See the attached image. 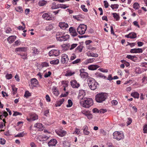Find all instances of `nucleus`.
Returning a JSON list of instances; mask_svg holds the SVG:
<instances>
[{"label":"nucleus","instance_id":"nucleus-1","mask_svg":"<svg viewBox=\"0 0 147 147\" xmlns=\"http://www.w3.org/2000/svg\"><path fill=\"white\" fill-rule=\"evenodd\" d=\"M82 96V100L80 102V103L82 104V107L86 108H89L93 105V102L92 99L90 98H83V94Z\"/></svg>","mask_w":147,"mask_h":147},{"label":"nucleus","instance_id":"nucleus-2","mask_svg":"<svg viewBox=\"0 0 147 147\" xmlns=\"http://www.w3.org/2000/svg\"><path fill=\"white\" fill-rule=\"evenodd\" d=\"M107 96L106 93H100L97 94L95 97V100L98 102H102L105 100Z\"/></svg>","mask_w":147,"mask_h":147},{"label":"nucleus","instance_id":"nucleus-3","mask_svg":"<svg viewBox=\"0 0 147 147\" xmlns=\"http://www.w3.org/2000/svg\"><path fill=\"white\" fill-rule=\"evenodd\" d=\"M88 82L89 87L91 90H94L96 88L98 83L94 79L91 78H89Z\"/></svg>","mask_w":147,"mask_h":147},{"label":"nucleus","instance_id":"nucleus-4","mask_svg":"<svg viewBox=\"0 0 147 147\" xmlns=\"http://www.w3.org/2000/svg\"><path fill=\"white\" fill-rule=\"evenodd\" d=\"M87 29V26L84 24H80L77 28L78 32L80 34H84Z\"/></svg>","mask_w":147,"mask_h":147},{"label":"nucleus","instance_id":"nucleus-5","mask_svg":"<svg viewBox=\"0 0 147 147\" xmlns=\"http://www.w3.org/2000/svg\"><path fill=\"white\" fill-rule=\"evenodd\" d=\"M113 138L116 139L117 140H119L123 138L124 136L123 134L117 131L114 132L113 134Z\"/></svg>","mask_w":147,"mask_h":147},{"label":"nucleus","instance_id":"nucleus-6","mask_svg":"<svg viewBox=\"0 0 147 147\" xmlns=\"http://www.w3.org/2000/svg\"><path fill=\"white\" fill-rule=\"evenodd\" d=\"M62 55L61 59V63L63 64L67 63L69 60L67 55L64 54Z\"/></svg>","mask_w":147,"mask_h":147},{"label":"nucleus","instance_id":"nucleus-7","mask_svg":"<svg viewBox=\"0 0 147 147\" xmlns=\"http://www.w3.org/2000/svg\"><path fill=\"white\" fill-rule=\"evenodd\" d=\"M69 32L71 35L73 36H75L78 35L76 29L73 27H70L69 29Z\"/></svg>","mask_w":147,"mask_h":147},{"label":"nucleus","instance_id":"nucleus-8","mask_svg":"<svg viewBox=\"0 0 147 147\" xmlns=\"http://www.w3.org/2000/svg\"><path fill=\"white\" fill-rule=\"evenodd\" d=\"M57 141L56 139H52L48 142V144L49 146H55L57 143Z\"/></svg>","mask_w":147,"mask_h":147},{"label":"nucleus","instance_id":"nucleus-9","mask_svg":"<svg viewBox=\"0 0 147 147\" xmlns=\"http://www.w3.org/2000/svg\"><path fill=\"white\" fill-rule=\"evenodd\" d=\"M142 50L141 48H137L132 49L130 51V52L131 53H140L142 52Z\"/></svg>","mask_w":147,"mask_h":147},{"label":"nucleus","instance_id":"nucleus-10","mask_svg":"<svg viewBox=\"0 0 147 147\" xmlns=\"http://www.w3.org/2000/svg\"><path fill=\"white\" fill-rule=\"evenodd\" d=\"M71 86L74 88H78L80 86L79 84L77 83L76 80H73L71 82Z\"/></svg>","mask_w":147,"mask_h":147},{"label":"nucleus","instance_id":"nucleus-11","mask_svg":"<svg viewBox=\"0 0 147 147\" xmlns=\"http://www.w3.org/2000/svg\"><path fill=\"white\" fill-rule=\"evenodd\" d=\"M59 26L63 29H65L68 27V25L67 23L65 22H60L59 24Z\"/></svg>","mask_w":147,"mask_h":147},{"label":"nucleus","instance_id":"nucleus-12","mask_svg":"<svg viewBox=\"0 0 147 147\" xmlns=\"http://www.w3.org/2000/svg\"><path fill=\"white\" fill-rule=\"evenodd\" d=\"M99 67V66L97 65H92L89 66L88 68L89 70H94L96 69Z\"/></svg>","mask_w":147,"mask_h":147},{"label":"nucleus","instance_id":"nucleus-13","mask_svg":"<svg viewBox=\"0 0 147 147\" xmlns=\"http://www.w3.org/2000/svg\"><path fill=\"white\" fill-rule=\"evenodd\" d=\"M42 17L47 20H52L53 18L47 13H44L42 15Z\"/></svg>","mask_w":147,"mask_h":147},{"label":"nucleus","instance_id":"nucleus-14","mask_svg":"<svg viewBox=\"0 0 147 147\" xmlns=\"http://www.w3.org/2000/svg\"><path fill=\"white\" fill-rule=\"evenodd\" d=\"M50 135H42L40 136V141L41 142L46 141L50 137Z\"/></svg>","mask_w":147,"mask_h":147},{"label":"nucleus","instance_id":"nucleus-15","mask_svg":"<svg viewBox=\"0 0 147 147\" xmlns=\"http://www.w3.org/2000/svg\"><path fill=\"white\" fill-rule=\"evenodd\" d=\"M16 38V36H11L7 38L8 42L10 44L12 43Z\"/></svg>","mask_w":147,"mask_h":147},{"label":"nucleus","instance_id":"nucleus-16","mask_svg":"<svg viewBox=\"0 0 147 147\" xmlns=\"http://www.w3.org/2000/svg\"><path fill=\"white\" fill-rule=\"evenodd\" d=\"M95 75L97 78H100L104 79L106 78V76L102 74L99 72L96 73L95 74Z\"/></svg>","mask_w":147,"mask_h":147},{"label":"nucleus","instance_id":"nucleus-17","mask_svg":"<svg viewBox=\"0 0 147 147\" xmlns=\"http://www.w3.org/2000/svg\"><path fill=\"white\" fill-rule=\"evenodd\" d=\"M56 133L59 136L63 137L65 135L66 131L64 130H60L59 131H56Z\"/></svg>","mask_w":147,"mask_h":147},{"label":"nucleus","instance_id":"nucleus-18","mask_svg":"<svg viewBox=\"0 0 147 147\" xmlns=\"http://www.w3.org/2000/svg\"><path fill=\"white\" fill-rule=\"evenodd\" d=\"M31 84L33 85V86H35L38 84V82L36 79L34 78H32L30 80Z\"/></svg>","mask_w":147,"mask_h":147},{"label":"nucleus","instance_id":"nucleus-19","mask_svg":"<svg viewBox=\"0 0 147 147\" xmlns=\"http://www.w3.org/2000/svg\"><path fill=\"white\" fill-rule=\"evenodd\" d=\"M62 36L61 39L59 40V41L60 42L66 40L69 38V36L68 34L64 36L63 34Z\"/></svg>","mask_w":147,"mask_h":147},{"label":"nucleus","instance_id":"nucleus-20","mask_svg":"<svg viewBox=\"0 0 147 147\" xmlns=\"http://www.w3.org/2000/svg\"><path fill=\"white\" fill-rule=\"evenodd\" d=\"M32 54L34 56L38 55L39 53V51H38V49L35 47L32 48Z\"/></svg>","mask_w":147,"mask_h":147},{"label":"nucleus","instance_id":"nucleus-21","mask_svg":"<svg viewBox=\"0 0 147 147\" xmlns=\"http://www.w3.org/2000/svg\"><path fill=\"white\" fill-rule=\"evenodd\" d=\"M87 55L88 56H91L95 57H97L98 56L97 53H91L90 51L87 52Z\"/></svg>","mask_w":147,"mask_h":147},{"label":"nucleus","instance_id":"nucleus-22","mask_svg":"<svg viewBox=\"0 0 147 147\" xmlns=\"http://www.w3.org/2000/svg\"><path fill=\"white\" fill-rule=\"evenodd\" d=\"M63 34L61 32H58L57 33L56 35V37L57 40L59 41V40L60 39L62 36Z\"/></svg>","mask_w":147,"mask_h":147},{"label":"nucleus","instance_id":"nucleus-23","mask_svg":"<svg viewBox=\"0 0 147 147\" xmlns=\"http://www.w3.org/2000/svg\"><path fill=\"white\" fill-rule=\"evenodd\" d=\"M126 57L127 58L130 59L134 61L137 60V58L135 56H132L130 55H127Z\"/></svg>","mask_w":147,"mask_h":147},{"label":"nucleus","instance_id":"nucleus-24","mask_svg":"<svg viewBox=\"0 0 147 147\" xmlns=\"http://www.w3.org/2000/svg\"><path fill=\"white\" fill-rule=\"evenodd\" d=\"M95 60V59L94 58L88 59L84 62V64L86 65L89 63L93 62Z\"/></svg>","mask_w":147,"mask_h":147},{"label":"nucleus","instance_id":"nucleus-25","mask_svg":"<svg viewBox=\"0 0 147 147\" xmlns=\"http://www.w3.org/2000/svg\"><path fill=\"white\" fill-rule=\"evenodd\" d=\"M88 74L86 72H84L80 73V76L82 78H86L88 77Z\"/></svg>","mask_w":147,"mask_h":147},{"label":"nucleus","instance_id":"nucleus-26","mask_svg":"<svg viewBox=\"0 0 147 147\" xmlns=\"http://www.w3.org/2000/svg\"><path fill=\"white\" fill-rule=\"evenodd\" d=\"M53 56H57L60 54L59 50H52Z\"/></svg>","mask_w":147,"mask_h":147},{"label":"nucleus","instance_id":"nucleus-27","mask_svg":"<svg viewBox=\"0 0 147 147\" xmlns=\"http://www.w3.org/2000/svg\"><path fill=\"white\" fill-rule=\"evenodd\" d=\"M133 6V8L136 10L138 9L140 7L139 4L137 2L134 3Z\"/></svg>","mask_w":147,"mask_h":147},{"label":"nucleus","instance_id":"nucleus-28","mask_svg":"<svg viewBox=\"0 0 147 147\" xmlns=\"http://www.w3.org/2000/svg\"><path fill=\"white\" fill-rule=\"evenodd\" d=\"M131 95L135 98H138L139 94L137 92H134L131 93Z\"/></svg>","mask_w":147,"mask_h":147},{"label":"nucleus","instance_id":"nucleus-29","mask_svg":"<svg viewBox=\"0 0 147 147\" xmlns=\"http://www.w3.org/2000/svg\"><path fill=\"white\" fill-rule=\"evenodd\" d=\"M59 4L57 5L55 2L53 3L51 7V9H53L59 8Z\"/></svg>","mask_w":147,"mask_h":147},{"label":"nucleus","instance_id":"nucleus-30","mask_svg":"<svg viewBox=\"0 0 147 147\" xmlns=\"http://www.w3.org/2000/svg\"><path fill=\"white\" fill-rule=\"evenodd\" d=\"M59 61L58 59L53 60L50 61V63L51 64L57 65L59 63Z\"/></svg>","mask_w":147,"mask_h":147},{"label":"nucleus","instance_id":"nucleus-31","mask_svg":"<svg viewBox=\"0 0 147 147\" xmlns=\"http://www.w3.org/2000/svg\"><path fill=\"white\" fill-rule=\"evenodd\" d=\"M26 48L25 47H19L16 48L15 49L16 51H25L26 50Z\"/></svg>","mask_w":147,"mask_h":147},{"label":"nucleus","instance_id":"nucleus-32","mask_svg":"<svg viewBox=\"0 0 147 147\" xmlns=\"http://www.w3.org/2000/svg\"><path fill=\"white\" fill-rule=\"evenodd\" d=\"M130 36L129 38H135L136 37V34L134 32H131L129 33Z\"/></svg>","mask_w":147,"mask_h":147},{"label":"nucleus","instance_id":"nucleus-33","mask_svg":"<svg viewBox=\"0 0 147 147\" xmlns=\"http://www.w3.org/2000/svg\"><path fill=\"white\" fill-rule=\"evenodd\" d=\"M31 117L32 121H34L38 119V116L35 114H34L31 115Z\"/></svg>","mask_w":147,"mask_h":147},{"label":"nucleus","instance_id":"nucleus-34","mask_svg":"<svg viewBox=\"0 0 147 147\" xmlns=\"http://www.w3.org/2000/svg\"><path fill=\"white\" fill-rule=\"evenodd\" d=\"M42 125L41 123H37L34 124V127L38 128H41L42 127Z\"/></svg>","mask_w":147,"mask_h":147},{"label":"nucleus","instance_id":"nucleus-35","mask_svg":"<svg viewBox=\"0 0 147 147\" xmlns=\"http://www.w3.org/2000/svg\"><path fill=\"white\" fill-rule=\"evenodd\" d=\"M64 101V98H62L61 99H60L59 100V102H58L57 105L56 106V107L60 106L63 103Z\"/></svg>","mask_w":147,"mask_h":147},{"label":"nucleus","instance_id":"nucleus-36","mask_svg":"<svg viewBox=\"0 0 147 147\" xmlns=\"http://www.w3.org/2000/svg\"><path fill=\"white\" fill-rule=\"evenodd\" d=\"M47 2L44 0L40 1L39 2V5L40 6H43L46 4Z\"/></svg>","mask_w":147,"mask_h":147},{"label":"nucleus","instance_id":"nucleus-37","mask_svg":"<svg viewBox=\"0 0 147 147\" xmlns=\"http://www.w3.org/2000/svg\"><path fill=\"white\" fill-rule=\"evenodd\" d=\"M59 8H61L65 9L69 7L68 6H67L66 5L63 4H59Z\"/></svg>","mask_w":147,"mask_h":147},{"label":"nucleus","instance_id":"nucleus-38","mask_svg":"<svg viewBox=\"0 0 147 147\" xmlns=\"http://www.w3.org/2000/svg\"><path fill=\"white\" fill-rule=\"evenodd\" d=\"M31 96V93H30L28 91H26L24 95V96L25 97H26V98H28Z\"/></svg>","mask_w":147,"mask_h":147},{"label":"nucleus","instance_id":"nucleus-39","mask_svg":"<svg viewBox=\"0 0 147 147\" xmlns=\"http://www.w3.org/2000/svg\"><path fill=\"white\" fill-rule=\"evenodd\" d=\"M68 104H67L66 106L67 107H71L73 105V102L70 99H69L68 100Z\"/></svg>","mask_w":147,"mask_h":147},{"label":"nucleus","instance_id":"nucleus-40","mask_svg":"<svg viewBox=\"0 0 147 147\" xmlns=\"http://www.w3.org/2000/svg\"><path fill=\"white\" fill-rule=\"evenodd\" d=\"M83 48V47L82 46V45H80L76 48V51H78L79 52H80L82 51Z\"/></svg>","mask_w":147,"mask_h":147},{"label":"nucleus","instance_id":"nucleus-41","mask_svg":"<svg viewBox=\"0 0 147 147\" xmlns=\"http://www.w3.org/2000/svg\"><path fill=\"white\" fill-rule=\"evenodd\" d=\"M63 144L64 147H72V146H70L69 143L68 142H63Z\"/></svg>","mask_w":147,"mask_h":147},{"label":"nucleus","instance_id":"nucleus-42","mask_svg":"<svg viewBox=\"0 0 147 147\" xmlns=\"http://www.w3.org/2000/svg\"><path fill=\"white\" fill-rule=\"evenodd\" d=\"M113 16L115 19H116L117 20H119V15L116 13H113Z\"/></svg>","mask_w":147,"mask_h":147},{"label":"nucleus","instance_id":"nucleus-43","mask_svg":"<svg viewBox=\"0 0 147 147\" xmlns=\"http://www.w3.org/2000/svg\"><path fill=\"white\" fill-rule=\"evenodd\" d=\"M16 11L20 13H22L23 12V10L22 7H18L15 8Z\"/></svg>","mask_w":147,"mask_h":147},{"label":"nucleus","instance_id":"nucleus-44","mask_svg":"<svg viewBox=\"0 0 147 147\" xmlns=\"http://www.w3.org/2000/svg\"><path fill=\"white\" fill-rule=\"evenodd\" d=\"M24 134H25L24 132H22L19 133L16 136L17 137H22L24 136Z\"/></svg>","mask_w":147,"mask_h":147},{"label":"nucleus","instance_id":"nucleus-45","mask_svg":"<svg viewBox=\"0 0 147 147\" xmlns=\"http://www.w3.org/2000/svg\"><path fill=\"white\" fill-rule=\"evenodd\" d=\"M111 7L113 9H117L119 7V5L117 4L111 5Z\"/></svg>","mask_w":147,"mask_h":147},{"label":"nucleus","instance_id":"nucleus-46","mask_svg":"<svg viewBox=\"0 0 147 147\" xmlns=\"http://www.w3.org/2000/svg\"><path fill=\"white\" fill-rule=\"evenodd\" d=\"M143 132L144 133H147V124H146L143 126Z\"/></svg>","mask_w":147,"mask_h":147},{"label":"nucleus","instance_id":"nucleus-47","mask_svg":"<svg viewBox=\"0 0 147 147\" xmlns=\"http://www.w3.org/2000/svg\"><path fill=\"white\" fill-rule=\"evenodd\" d=\"M12 89L13 91V94H15L16 93V91L17 90V88H16L15 86H12Z\"/></svg>","mask_w":147,"mask_h":147},{"label":"nucleus","instance_id":"nucleus-48","mask_svg":"<svg viewBox=\"0 0 147 147\" xmlns=\"http://www.w3.org/2000/svg\"><path fill=\"white\" fill-rule=\"evenodd\" d=\"M81 61V59H77L76 60L73 61L72 63L73 64H77L78 63H80Z\"/></svg>","mask_w":147,"mask_h":147},{"label":"nucleus","instance_id":"nucleus-49","mask_svg":"<svg viewBox=\"0 0 147 147\" xmlns=\"http://www.w3.org/2000/svg\"><path fill=\"white\" fill-rule=\"evenodd\" d=\"M85 6L84 5H81V8L82 9V10L85 12H87L88 10L87 9L85 8Z\"/></svg>","mask_w":147,"mask_h":147},{"label":"nucleus","instance_id":"nucleus-50","mask_svg":"<svg viewBox=\"0 0 147 147\" xmlns=\"http://www.w3.org/2000/svg\"><path fill=\"white\" fill-rule=\"evenodd\" d=\"M75 73L74 72H72L71 71H67V73L65 75L66 76H71L72 75L74 74Z\"/></svg>","mask_w":147,"mask_h":147},{"label":"nucleus","instance_id":"nucleus-51","mask_svg":"<svg viewBox=\"0 0 147 147\" xmlns=\"http://www.w3.org/2000/svg\"><path fill=\"white\" fill-rule=\"evenodd\" d=\"M5 77L7 79H10L12 78V76L11 74H7Z\"/></svg>","mask_w":147,"mask_h":147},{"label":"nucleus","instance_id":"nucleus-52","mask_svg":"<svg viewBox=\"0 0 147 147\" xmlns=\"http://www.w3.org/2000/svg\"><path fill=\"white\" fill-rule=\"evenodd\" d=\"M6 141L3 138L0 139V144L4 145L5 144Z\"/></svg>","mask_w":147,"mask_h":147},{"label":"nucleus","instance_id":"nucleus-53","mask_svg":"<svg viewBox=\"0 0 147 147\" xmlns=\"http://www.w3.org/2000/svg\"><path fill=\"white\" fill-rule=\"evenodd\" d=\"M78 45L77 44H73L71 45V47L70 48V50H71L75 48Z\"/></svg>","mask_w":147,"mask_h":147},{"label":"nucleus","instance_id":"nucleus-54","mask_svg":"<svg viewBox=\"0 0 147 147\" xmlns=\"http://www.w3.org/2000/svg\"><path fill=\"white\" fill-rule=\"evenodd\" d=\"M51 74V73L50 71H49L48 73H46L44 75V77L45 78H47L50 76Z\"/></svg>","mask_w":147,"mask_h":147},{"label":"nucleus","instance_id":"nucleus-55","mask_svg":"<svg viewBox=\"0 0 147 147\" xmlns=\"http://www.w3.org/2000/svg\"><path fill=\"white\" fill-rule=\"evenodd\" d=\"M41 66L42 67H46L49 66V64L47 62H44L41 64Z\"/></svg>","mask_w":147,"mask_h":147},{"label":"nucleus","instance_id":"nucleus-56","mask_svg":"<svg viewBox=\"0 0 147 147\" xmlns=\"http://www.w3.org/2000/svg\"><path fill=\"white\" fill-rule=\"evenodd\" d=\"M22 115V114L21 113H20L17 111H15L14 112V113L13 114V116H16L18 115Z\"/></svg>","mask_w":147,"mask_h":147},{"label":"nucleus","instance_id":"nucleus-57","mask_svg":"<svg viewBox=\"0 0 147 147\" xmlns=\"http://www.w3.org/2000/svg\"><path fill=\"white\" fill-rule=\"evenodd\" d=\"M104 6L106 8H107L108 7L109 4L108 2L106 1H104Z\"/></svg>","mask_w":147,"mask_h":147},{"label":"nucleus","instance_id":"nucleus-58","mask_svg":"<svg viewBox=\"0 0 147 147\" xmlns=\"http://www.w3.org/2000/svg\"><path fill=\"white\" fill-rule=\"evenodd\" d=\"M107 111V110L106 109H101L99 111L100 113H103Z\"/></svg>","mask_w":147,"mask_h":147},{"label":"nucleus","instance_id":"nucleus-59","mask_svg":"<svg viewBox=\"0 0 147 147\" xmlns=\"http://www.w3.org/2000/svg\"><path fill=\"white\" fill-rule=\"evenodd\" d=\"M132 121V119L131 118H129L127 122V126L129 125Z\"/></svg>","mask_w":147,"mask_h":147},{"label":"nucleus","instance_id":"nucleus-60","mask_svg":"<svg viewBox=\"0 0 147 147\" xmlns=\"http://www.w3.org/2000/svg\"><path fill=\"white\" fill-rule=\"evenodd\" d=\"M21 56L22 57V58L24 59H27L26 55V54L24 53L21 55Z\"/></svg>","mask_w":147,"mask_h":147},{"label":"nucleus","instance_id":"nucleus-61","mask_svg":"<svg viewBox=\"0 0 147 147\" xmlns=\"http://www.w3.org/2000/svg\"><path fill=\"white\" fill-rule=\"evenodd\" d=\"M74 133L78 135L80 134V132L79 129L76 128L75 131L74 132Z\"/></svg>","mask_w":147,"mask_h":147},{"label":"nucleus","instance_id":"nucleus-62","mask_svg":"<svg viewBox=\"0 0 147 147\" xmlns=\"http://www.w3.org/2000/svg\"><path fill=\"white\" fill-rule=\"evenodd\" d=\"M61 46L62 47L64 48V49L65 50H67L68 48V45L65 44L62 45Z\"/></svg>","mask_w":147,"mask_h":147},{"label":"nucleus","instance_id":"nucleus-63","mask_svg":"<svg viewBox=\"0 0 147 147\" xmlns=\"http://www.w3.org/2000/svg\"><path fill=\"white\" fill-rule=\"evenodd\" d=\"M133 24L134 25L137 26L138 28H140V26L139 25L137 21H134L133 22Z\"/></svg>","mask_w":147,"mask_h":147},{"label":"nucleus","instance_id":"nucleus-64","mask_svg":"<svg viewBox=\"0 0 147 147\" xmlns=\"http://www.w3.org/2000/svg\"><path fill=\"white\" fill-rule=\"evenodd\" d=\"M46 100L48 102H50L51 101V99L50 98V97L48 95H46Z\"/></svg>","mask_w":147,"mask_h":147}]
</instances>
